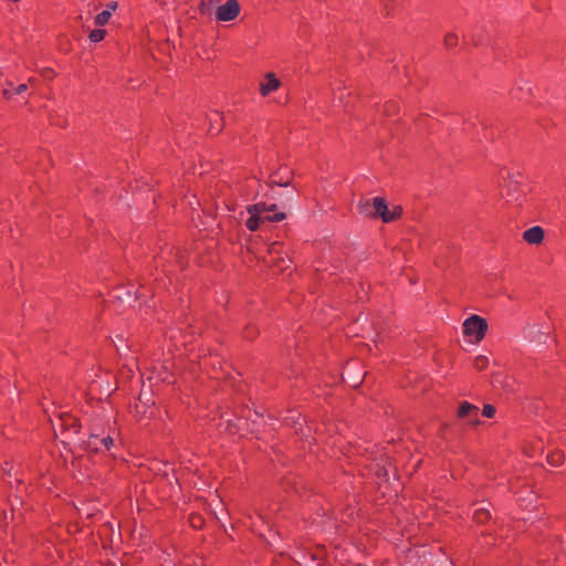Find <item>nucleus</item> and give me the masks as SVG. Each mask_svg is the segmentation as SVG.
Wrapping results in <instances>:
<instances>
[{"label":"nucleus","mask_w":566,"mask_h":566,"mask_svg":"<svg viewBox=\"0 0 566 566\" xmlns=\"http://www.w3.org/2000/svg\"><path fill=\"white\" fill-rule=\"evenodd\" d=\"M358 209L361 213L366 216L381 218L384 222L392 221V217L389 216V210L386 205V201L380 197L374 198L373 202H370L369 200L360 201L358 205Z\"/></svg>","instance_id":"obj_1"},{"label":"nucleus","mask_w":566,"mask_h":566,"mask_svg":"<svg viewBox=\"0 0 566 566\" xmlns=\"http://www.w3.org/2000/svg\"><path fill=\"white\" fill-rule=\"evenodd\" d=\"M488 329L486 321L479 315H471L463 323V333L467 336L473 337L474 343H480Z\"/></svg>","instance_id":"obj_2"},{"label":"nucleus","mask_w":566,"mask_h":566,"mask_svg":"<svg viewBox=\"0 0 566 566\" xmlns=\"http://www.w3.org/2000/svg\"><path fill=\"white\" fill-rule=\"evenodd\" d=\"M240 9L238 0H228L216 9V19L220 22L233 21L240 14Z\"/></svg>","instance_id":"obj_3"},{"label":"nucleus","mask_w":566,"mask_h":566,"mask_svg":"<svg viewBox=\"0 0 566 566\" xmlns=\"http://www.w3.org/2000/svg\"><path fill=\"white\" fill-rule=\"evenodd\" d=\"M458 416L462 419H468L469 423L479 424V408L468 401H463L458 410Z\"/></svg>","instance_id":"obj_4"},{"label":"nucleus","mask_w":566,"mask_h":566,"mask_svg":"<svg viewBox=\"0 0 566 566\" xmlns=\"http://www.w3.org/2000/svg\"><path fill=\"white\" fill-rule=\"evenodd\" d=\"M523 239L530 244H539L544 240V230L534 226L523 232Z\"/></svg>","instance_id":"obj_5"},{"label":"nucleus","mask_w":566,"mask_h":566,"mask_svg":"<svg viewBox=\"0 0 566 566\" xmlns=\"http://www.w3.org/2000/svg\"><path fill=\"white\" fill-rule=\"evenodd\" d=\"M265 81H266L265 83H262L260 85V93L263 96H266L271 92L276 91L281 85V82L274 76L273 73H268L265 75Z\"/></svg>","instance_id":"obj_6"},{"label":"nucleus","mask_w":566,"mask_h":566,"mask_svg":"<svg viewBox=\"0 0 566 566\" xmlns=\"http://www.w3.org/2000/svg\"><path fill=\"white\" fill-rule=\"evenodd\" d=\"M525 336L532 342L545 343L546 333L542 332L541 328L536 325H530L525 329Z\"/></svg>","instance_id":"obj_7"},{"label":"nucleus","mask_w":566,"mask_h":566,"mask_svg":"<svg viewBox=\"0 0 566 566\" xmlns=\"http://www.w3.org/2000/svg\"><path fill=\"white\" fill-rule=\"evenodd\" d=\"M61 426L65 431H73L76 433L78 431V423L77 420L69 415H61L60 417Z\"/></svg>","instance_id":"obj_8"},{"label":"nucleus","mask_w":566,"mask_h":566,"mask_svg":"<svg viewBox=\"0 0 566 566\" xmlns=\"http://www.w3.org/2000/svg\"><path fill=\"white\" fill-rule=\"evenodd\" d=\"M218 3V0H201L199 4V11L205 17H210L213 12L214 6Z\"/></svg>","instance_id":"obj_9"},{"label":"nucleus","mask_w":566,"mask_h":566,"mask_svg":"<svg viewBox=\"0 0 566 566\" xmlns=\"http://www.w3.org/2000/svg\"><path fill=\"white\" fill-rule=\"evenodd\" d=\"M97 442H99L105 449H109L111 446H113L114 441L111 437H105V438H102V439H98L97 436H92L91 438V441L88 442L90 447L98 450V444Z\"/></svg>","instance_id":"obj_10"},{"label":"nucleus","mask_w":566,"mask_h":566,"mask_svg":"<svg viewBox=\"0 0 566 566\" xmlns=\"http://www.w3.org/2000/svg\"><path fill=\"white\" fill-rule=\"evenodd\" d=\"M264 218L258 216V214H250V218L247 220L245 224H247V228L250 230V231H255L258 230L259 226H260V222L263 221Z\"/></svg>","instance_id":"obj_11"},{"label":"nucleus","mask_w":566,"mask_h":566,"mask_svg":"<svg viewBox=\"0 0 566 566\" xmlns=\"http://www.w3.org/2000/svg\"><path fill=\"white\" fill-rule=\"evenodd\" d=\"M266 209H268V205L261 202V203H255V205H251L247 208L248 212L250 214H258L261 217V214L265 213L266 212Z\"/></svg>","instance_id":"obj_12"},{"label":"nucleus","mask_w":566,"mask_h":566,"mask_svg":"<svg viewBox=\"0 0 566 566\" xmlns=\"http://www.w3.org/2000/svg\"><path fill=\"white\" fill-rule=\"evenodd\" d=\"M549 464L558 467L564 461V453L562 451H554L547 457Z\"/></svg>","instance_id":"obj_13"},{"label":"nucleus","mask_w":566,"mask_h":566,"mask_svg":"<svg viewBox=\"0 0 566 566\" xmlns=\"http://www.w3.org/2000/svg\"><path fill=\"white\" fill-rule=\"evenodd\" d=\"M109 18V10H104L95 17V24L102 27L108 22Z\"/></svg>","instance_id":"obj_14"},{"label":"nucleus","mask_w":566,"mask_h":566,"mask_svg":"<svg viewBox=\"0 0 566 566\" xmlns=\"http://www.w3.org/2000/svg\"><path fill=\"white\" fill-rule=\"evenodd\" d=\"M489 518H490V512L485 509L476 510L474 513V520L478 523H484Z\"/></svg>","instance_id":"obj_15"},{"label":"nucleus","mask_w":566,"mask_h":566,"mask_svg":"<svg viewBox=\"0 0 566 566\" xmlns=\"http://www.w3.org/2000/svg\"><path fill=\"white\" fill-rule=\"evenodd\" d=\"M105 34H106V31L103 29L93 30L90 33V40L95 43L99 42L105 38Z\"/></svg>","instance_id":"obj_16"},{"label":"nucleus","mask_w":566,"mask_h":566,"mask_svg":"<svg viewBox=\"0 0 566 566\" xmlns=\"http://www.w3.org/2000/svg\"><path fill=\"white\" fill-rule=\"evenodd\" d=\"M488 365H489V358L486 356L480 355V356L475 357L474 367L476 369L482 370V369L486 368Z\"/></svg>","instance_id":"obj_17"},{"label":"nucleus","mask_w":566,"mask_h":566,"mask_svg":"<svg viewBox=\"0 0 566 566\" xmlns=\"http://www.w3.org/2000/svg\"><path fill=\"white\" fill-rule=\"evenodd\" d=\"M285 213L284 212H275V213H271V214H266L264 217V220H268V221H282L285 219Z\"/></svg>","instance_id":"obj_18"},{"label":"nucleus","mask_w":566,"mask_h":566,"mask_svg":"<svg viewBox=\"0 0 566 566\" xmlns=\"http://www.w3.org/2000/svg\"><path fill=\"white\" fill-rule=\"evenodd\" d=\"M457 41H458V36L453 33H449L444 38V45L447 48H452L457 44Z\"/></svg>","instance_id":"obj_19"},{"label":"nucleus","mask_w":566,"mask_h":566,"mask_svg":"<svg viewBox=\"0 0 566 566\" xmlns=\"http://www.w3.org/2000/svg\"><path fill=\"white\" fill-rule=\"evenodd\" d=\"M516 186H517V181H512L507 188V196L511 197V199L513 200H517L518 199V196H516Z\"/></svg>","instance_id":"obj_20"},{"label":"nucleus","mask_w":566,"mask_h":566,"mask_svg":"<svg viewBox=\"0 0 566 566\" xmlns=\"http://www.w3.org/2000/svg\"><path fill=\"white\" fill-rule=\"evenodd\" d=\"M496 410L495 407L492 405H484L483 407V416L486 418H492L495 415Z\"/></svg>","instance_id":"obj_21"},{"label":"nucleus","mask_w":566,"mask_h":566,"mask_svg":"<svg viewBox=\"0 0 566 566\" xmlns=\"http://www.w3.org/2000/svg\"><path fill=\"white\" fill-rule=\"evenodd\" d=\"M402 213V208L400 206H395L392 210H389V216L392 217V221L399 218Z\"/></svg>","instance_id":"obj_22"},{"label":"nucleus","mask_w":566,"mask_h":566,"mask_svg":"<svg viewBox=\"0 0 566 566\" xmlns=\"http://www.w3.org/2000/svg\"><path fill=\"white\" fill-rule=\"evenodd\" d=\"M271 185H272V186H275V185H276V186H280V187H287V186H290V185H291V181H290V180L282 181V180H274V179H273V180L271 181Z\"/></svg>","instance_id":"obj_23"},{"label":"nucleus","mask_w":566,"mask_h":566,"mask_svg":"<svg viewBox=\"0 0 566 566\" xmlns=\"http://www.w3.org/2000/svg\"><path fill=\"white\" fill-rule=\"evenodd\" d=\"M116 8H117V2H109L105 10H109V15H112V13L116 10Z\"/></svg>","instance_id":"obj_24"},{"label":"nucleus","mask_w":566,"mask_h":566,"mask_svg":"<svg viewBox=\"0 0 566 566\" xmlns=\"http://www.w3.org/2000/svg\"><path fill=\"white\" fill-rule=\"evenodd\" d=\"M27 88H28L27 84H20V85L17 87L15 92H17L18 94H22L23 92H25V91H27Z\"/></svg>","instance_id":"obj_25"},{"label":"nucleus","mask_w":566,"mask_h":566,"mask_svg":"<svg viewBox=\"0 0 566 566\" xmlns=\"http://www.w3.org/2000/svg\"><path fill=\"white\" fill-rule=\"evenodd\" d=\"M276 205H270L268 206L266 212H274L276 210Z\"/></svg>","instance_id":"obj_26"},{"label":"nucleus","mask_w":566,"mask_h":566,"mask_svg":"<svg viewBox=\"0 0 566 566\" xmlns=\"http://www.w3.org/2000/svg\"><path fill=\"white\" fill-rule=\"evenodd\" d=\"M493 384H501V379L499 376H494Z\"/></svg>","instance_id":"obj_27"},{"label":"nucleus","mask_w":566,"mask_h":566,"mask_svg":"<svg viewBox=\"0 0 566 566\" xmlns=\"http://www.w3.org/2000/svg\"><path fill=\"white\" fill-rule=\"evenodd\" d=\"M3 95L7 96V97H10L11 96V92L8 91V90H4L3 91Z\"/></svg>","instance_id":"obj_28"},{"label":"nucleus","mask_w":566,"mask_h":566,"mask_svg":"<svg viewBox=\"0 0 566 566\" xmlns=\"http://www.w3.org/2000/svg\"><path fill=\"white\" fill-rule=\"evenodd\" d=\"M29 82H30V83H34V82H35V78L31 77V78H29Z\"/></svg>","instance_id":"obj_29"}]
</instances>
